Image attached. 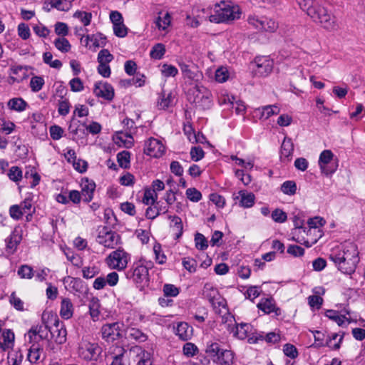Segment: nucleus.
<instances>
[{"mask_svg": "<svg viewBox=\"0 0 365 365\" xmlns=\"http://www.w3.org/2000/svg\"><path fill=\"white\" fill-rule=\"evenodd\" d=\"M131 259L130 255L122 248L111 252L105 259V263L110 269L123 271Z\"/></svg>", "mask_w": 365, "mask_h": 365, "instance_id": "1a4fd4ad", "label": "nucleus"}, {"mask_svg": "<svg viewBox=\"0 0 365 365\" xmlns=\"http://www.w3.org/2000/svg\"><path fill=\"white\" fill-rule=\"evenodd\" d=\"M231 159L232 161H235L236 165L241 166L246 170H252L255 164L254 158H251L244 160L235 155H232Z\"/></svg>", "mask_w": 365, "mask_h": 365, "instance_id": "6e6d98bb", "label": "nucleus"}, {"mask_svg": "<svg viewBox=\"0 0 365 365\" xmlns=\"http://www.w3.org/2000/svg\"><path fill=\"white\" fill-rule=\"evenodd\" d=\"M73 305L68 298H63L61 303L60 316L64 319H69L73 317Z\"/></svg>", "mask_w": 365, "mask_h": 365, "instance_id": "58836bf2", "label": "nucleus"}, {"mask_svg": "<svg viewBox=\"0 0 365 365\" xmlns=\"http://www.w3.org/2000/svg\"><path fill=\"white\" fill-rule=\"evenodd\" d=\"M114 141L119 146L129 148L133 146L134 140L131 135L120 132L114 137Z\"/></svg>", "mask_w": 365, "mask_h": 365, "instance_id": "79ce46f5", "label": "nucleus"}, {"mask_svg": "<svg viewBox=\"0 0 365 365\" xmlns=\"http://www.w3.org/2000/svg\"><path fill=\"white\" fill-rule=\"evenodd\" d=\"M170 220V227L175 231V235L177 238L180 237L182 235L183 232V225L182 219L176 215L168 217Z\"/></svg>", "mask_w": 365, "mask_h": 365, "instance_id": "de8ad7c7", "label": "nucleus"}, {"mask_svg": "<svg viewBox=\"0 0 365 365\" xmlns=\"http://www.w3.org/2000/svg\"><path fill=\"white\" fill-rule=\"evenodd\" d=\"M359 254L356 245L352 242L346 241L331 250L329 259L341 273L351 275L355 272L359 262Z\"/></svg>", "mask_w": 365, "mask_h": 365, "instance_id": "f257e3e1", "label": "nucleus"}, {"mask_svg": "<svg viewBox=\"0 0 365 365\" xmlns=\"http://www.w3.org/2000/svg\"><path fill=\"white\" fill-rule=\"evenodd\" d=\"M214 14L212 17V23H230L240 19L242 11L240 6L230 1H222L213 6Z\"/></svg>", "mask_w": 365, "mask_h": 365, "instance_id": "7ed1b4c3", "label": "nucleus"}, {"mask_svg": "<svg viewBox=\"0 0 365 365\" xmlns=\"http://www.w3.org/2000/svg\"><path fill=\"white\" fill-rule=\"evenodd\" d=\"M81 42L88 49L96 51L98 48L106 46V38L101 33L82 35Z\"/></svg>", "mask_w": 365, "mask_h": 365, "instance_id": "a211bd4d", "label": "nucleus"}, {"mask_svg": "<svg viewBox=\"0 0 365 365\" xmlns=\"http://www.w3.org/2000/svg\"><path fill=\"white\" fill-rule=\"evenodd\" d=\"M55 47L62 53H68L71 48V45L65 36H61L56 38L53 41Z\"/></svg>", "mask_w": 365, "mask_h": 365, "instance_id": "5fc2aeb1", "label": "nucleus"}, {"mask_svg": "<svg viewBox=\"0 0 365 365\" xmlns=\"http://www.w3.org/2000/svg\"><path fill=\"white\" fill-rule=\"evenodd\" d=\"M173 96L171 92L163 91L158 101L159 109L166 110L173 106Z\"/></svg>", "mask_w": 365, "mask_h": 365, "instance_id": "a19ab883", "label": "nucleus"}, {"mask_svg": "<svg viewBox=\"0 0 365 365\" xmlns=\"http://www.w3.org/2000/svg\"><path fill=\"white\" fill-rule=\"evenodd\" d=\"M165 145L160 139L151 137L144 143L143 152L151 158H159L162 157L165 154Z\"/></svg>", "mask_w": 365, "mask_h": 365, "instance_id": "2eb2a0df", "label": "nucleus"}, {"mask_svg": "<svg viewBox=\"0 0 365 365\" xmlns=\"http://www.w3.org/2000/svg\"><path fill=\"white\" fill-rule=\"evenodd\" d=\"M96 241L98 244L108 248H114L120 244V237L107 227H100L98 230Z\"/></svg>", "mask_w": 365, "mask_h": 365, "instance_id": "4468645a", "label": "nucleus"}, {"mask_svg": "<svg viewBox=\"0 0 365 365\" xmlns=\"http://www.w3.org/2000/svg\"><path fill=\"white\" fill-rule=\"evenodd\" d=\"M118 351L112 356L110 365H130V351H127L122 347L117 348Z\"/></svg>", "mask_w": 365, "mask_h": 365, "instance_id": "2f4dec72", "label": "nucleus"}, {"mask_svg": "<svg viewBox=\"0 0 365 365\" xmlns=\"http://www.w3.org/2000/svg\"><path fill=\"white\" fill-rule=\"evenodd\" d=\"M45 84V81L42 76H35L30 80L29 86L34 93L41 91Z\"/></svg>", "mask_w": 365, "mask_h": 365, "instance_id": "bf43d9fd", "label": "nucleus"}, {"mask_svg": "<svg viewBox=\"0 0 365 365\" xmlns=\"http://www.w3.org/2000/svg\"><path fill=\"white\" fill-rule=\"evenodd\" d=\"M127 334L128 338L135 340L138 342H144L148 339L146 334L143 333L141 330L130 327L127 329Z\"/></svg>", "mask_w": 365, "mask_h": 365, "instance_id": "8fccbe9b", "label": "nucleus"}, {"mask_svg": "<svg viewBox=\"0 0 365 365\" xmlns=\"http://www.w3.org/2000/svg\"><path fill=\"white\" fill-rule=\"evenodd\" d=\"M273 65V61L268 56L259 57L255 60L254 71L257 76H267L272 72Z\"/></svg>", "mask_w": 365, "mask_h": 365, "instance_id": "4be33fe9", "label": "nucleus"}, {"mask_svg": "<svg viewBox=\"0 0 365 365\" xmlns=\"http://www.w3.org/2000/svg\"><path fill=\"white\" fill-rule=\"evenodd\" d=\"M334 157V155L330 150H324L320 153L318 165L322 174L330 175L336 171L337 165H331Z\"/></svg>", "mask_w": 365, "mask_h": 365, "instance_id": "6ab92c4d", "label": "nucleus"}, {"mask_svg": "<svg viewBox=\"0 0 365 365\" xmlns=\"http://www.w3.org/2000/svg\"><path fill=\"white\" fill-rule=\"evenodd\" d=\"M311 18L327 31H334L338 27L335 16L320 5L315 11H311Z\"/></svg>", "mask_w": 365, "mask_h": 365, "instance_id": "9d476101", "label": "nucleus"}, {"mask_svg": "<svg viewBox=\"0 0 365 365\" xmlns=\"http://www.w3.org/2000/svg\"><path fill=\"white\" fill-rule=\"evenodd\" d=\"M81 194L84 200L90 202L93 197V192L96 188L95 182L88 178H83L81 182Z\"/></svg>", "mask_w": 365, "mask_h": 365, "instance_id": "c85d7f7f", "label": "nucleus"}, {"mask_svg": "<svg viewBox=\"0 0 365 365\" xmlns=\"http://www.w3.org/2000/svg\"><path fill=\"white\" fill-rule=\"evenodd\" d=\"M23 230L21 226H16L11 235L5 240L6 251L8 254H14L22 240Z\"/></svg>", "mask_w": 365, "mask_h": 365, "instance_id": "412c9836", "label": "nucleus"}, {"mask_svg": "<svg viewBox=\"0 0 365 365\" xmlns=\"http://www.w3.org/2000/svg\"><path fill=\"white\" fill-rule=\"evenodd\" d=\"M158 199L157 192L151 189H146L144 192L143 202L147 205H153Z\"/></svg>", "mask_w": 365, "mask_h": 365, "instance_id": "e2e57ef3", "label": "nucleus"}, {"mask_svg": "<svg viewBox=\"0 0 365 365\" xmlns=\"http://www.w3.org/2000/svg\"><path fill=\"white\" fill-rule=\"evenodd\" d=\"M326 221L323 217L317 216L310 218L308 222V228L309 232H314V236L309 239H305L304 236H300L302 232H306V227H297L293 231V240L298 243L305 245L307 247H310L322 237L323 232L322 227L325 225Z\"/></svg>", "mask_w": 365, "mask_h": 365, "instance_id": "f03ea898", "label": "nucleus"}, {"mask_svg": "<svg viewBox=\"0 0 365 365\" xmlns=\"http://www.w3.org/2000/svg\"><path fill=\"white\" fill-rule=\"evenodd\" d=\"M101 272L100 267L92 264L82 268V276L85 279H91L97 276Z\"/></svg>", "mask_w": 365, "mask_h": 365, "instance_id": "3c124183", "label": "nucleus"}, {"mask_svg": "<svg viewBox=\"0 0 365 365\" xmlns=\"http://www.w3.org/2000/svg\"><path fill=\"white\" fill-rule=\"evenodd\" d=\"M230 332L238 339H247L250 344H256L263 338V334L257 333L252 325L249 323H235L231 328Z\"/></svg>", "mask_w": 365, "mask_h": 365, "instance_id": "0eeeda50", "label": "nucleus"}, {"mask_svg": "<svg viewBox=\"0 0 365 365\" xmlns=\"http://www.w3.org/2000/svg\"><path fill=\"white\" fill-rule=\"evenodd\" d=\"M193 330L186 322H180L175 327V334L183 341H187L191 339Z\"/></svg>", "mask_w": 365, "mask_h": 365, "instance_id": "72a5a7b5", "label": "nucleus"}, {"mask_svg": "<svg viewBox=\"0 0 365 365\" xmlns=\"http://www.w3.org/2000/svg\"><path fill=\"white\" fill-rule=\"evenodd\" d=\"M234 199L239 200V205L243 208H250L255 203V195L246 190H240Z\"/></svg>", "mask_w": 365, "mask_h": 365, "instance_id": "a878e982", "label": "nucleus"}, {"mask_svg": "<svg viewBox=\"0 0 365 365\" xmlns=\"http://www.w3.org/2000/svg\"><path fill=\"white\" fill-rule=\"evenodd\" d=\"M235 99L226 90H221L217 94V101L220 106H234Z\"/></svg>", "mask_w": 365, "mask_h": 365, "instance_id": "09e8293b", "label": "nucleus"}, {"mask_svg": "<svg viewBox=\"0 0 365 365\" xmlns=\"http://www.w3.org/2000/svg\"><path fill=\"white\" fill-rule=\"evenodd\" d=\"M155 28L160 31H164V35L171 24V16L168 12H160L154 21Z\"/></svg>", "mask_w": 365, "mask_h": 365, "instance_id": "7c9ffc66", "label": "nucleus"}, {"mask_svg": "<svg viewBox=\"0 0 365 365\" xmlns=\"http://www.w3.org/2000/svg\"><path fill=\"white\" fill-rule=\"evenodd\" d=\"M24 177L30 183L31 187H34L38 185L41 180V177L36 172V169L31 167L26 169L25 171Z\"/></svg>", "mask_w": 365, "mask_h": 365, "instance_id": "49530a36", "label": "nucleus"}, {"mask_svg": "<svg viewBox=\"0 0 365 365\" xmlns=\"http://www.w3.org/2000/svg\"><path fill=\"white\" fill-rule=\"evenodd\" d=\"M65 289L69 292H78L82 287V281L78 278L71 276L65 277L63 279Z\"/></svg>", "mask_w": 365, "mask_h": 365, "instance_id": "ea45409f", "label": "nucleus"}, {"mask_svg": "<svg viewBox=\"0 0 365 365\" xmlns=\"http://www.w3.org/2000/svg\"><path fill=\"white\" fill-rule=\"evenodd\" d=\"M281 190L285 195H292L297 191V185L292 180L285 181L281 186Z\"/></svg>", "mask_w": 365, "mask_h": 365, "instance_id": "338daca9", "label": "nucleus"}, {"mask_svg": "<svg viewBox=\"0 0 365 365\" xmlns=\"http://www.w3.org/2000/svg\"><path fill=\"white\" fill-rule=\"evenodd\" d=\"M280 112V108L277 105H268L262 106L255 110V114L260 120H267L271 116L277 115Z\"/></svg>", "mask_w": 365, "mask_h": 365, "instance_id": "cd10ccee", "label": "nucleus"}, {"mask_svg": "<svg viewBox=\"0 0 365 365\" xmlns=\"http://www.w3.org/2000/svg\"><path fill=\"white\" fill-rule=\"evenodd\" d=\"M43 352V347L39 344H34L31 345L28 349L27 360L31 364H36L41 359V356Z\"/></svg>", "mask_w": 365, "mask_h": 365, "instance_id": "4c0bfd02", "label": "nucleus"}, {"mask_svg": "<svg viewBox=\"0 0 365 365\" xmlns=\"http://www.w3.org/2000/svg\"><path fill=\"white\" fill-rule=\"evenodd\" d=\"M93 15L91 12L77 10L73 14V19L79 22L84 27L91 24Z\"/></svg>", "mask_w": 365, "mask_h": 365, "instance_id": "37998d69", "label": "nucleus"}, {"mask_svg": "<svg viewBox=\"0 0 365 365\" xmlns=\"http://www.w3.org/2000/svg\"><path fill=\"white\" fill-rule=\"evenodd\" d=\"M93 93L97 97L103 98L106 100L110 101L114 97L113 86L105 81L96 82L94 85Z\"/></svg>", "mask_w": 365, "mask_h": 365, "instance_id": "b1692460", "label": "nucleus"}, {"mask_svg": "<svg viewBox=\"0 0 365 365\" xmlns=\"http://www.w3.org/2000/svg\"><path fill=\"white\" fill-rule=\"evenodd\" d=\"M126 278L131 280L138 287H143L149 282L148 267L144 259L135 262L125 274Z\"/></svg>", "mask_w": 365, "mask_h": 365, "instance_id": "423d86ee", "label": "nucleus"}, {"mask_svg": "<svg viewBox=\"0 0 365 365\" xmlns=\"http://www.w3.org/2000/svg\"><path fill=\"white\" fill-rule=\"evenodd\" d=\"M113 56L110 53L108 50L103 49L98 54L97 61L101 64H109L113 60Z\"/></svg>", "mask_w": 365, "mask_h": 365, "instance_id": "69168bd1", "label": "nucleus"}, {"mask_svg": "<svg viewBox=\"0 0 365 365\" xmlns=\"http://www.w3.org/2000/svg\"><path fill=\"white\" fill-rule=\"evenodd\" d=\"M325 316L329 319L336 322L339 327H346L351 323L349 318L340 314L337 311L329 309L325 312Z\"/></svg>", "mask_w": 365, "mask_h": 365, "instance_id": "f704fd0d", "label": "nucleus"}, {"mask_svg": "<svg viewBox=\"0 0 365 365\" xmlns=\"http://www.w3.org/2000/svg\"><path fill=\"white\" fill-rule=\"evenodd\" d=\"M182 77L188 81H194L196 83H200L202 79V73L198 68L194 64H188L183 61L178 63Z\"/></svg>", "mask_w": 365, "mask_h": 365, "instance_id": "aec40b11", "label": "nucleus"}, {"mask_svg": "<svg viewBox=\"0 0 365 365\" xmlns=\"http://www.w3.org/2000/svg\"><path fill=\"white\" fill-rule=\"evenodd\" d=\"M28 68L26 66L19 65L12 66L10 68L9 80L10 83H19L28 77Z\"/></svg>", "mask_w": 365, "mask_h": 365, "instance_id": "bb28decb", "label": "nucleus"}, {"mask_svg": "<svg viewBox=\"0 0 365 365\" xmlns=\"http://www.w3.org/2000/svg\"><path fill=\"white\" fill-rule=\"evenodd\" d=\"M123 327V324L119 322L106 324L101 329V337L108 342L114 341L121 336Z\"/></svg>", "mask_w": 365, "mask_h": 365, "instance_id": "f3484780", "label": "nucleus"}, {"mask_svg": "<svg viewBox=\"0 0 365 365\" xmlns=\"http://www.w3.org/2000/svg\"><path fill=\"white\" fill-rule=\"evenodd\" d=\"M186 95L187 100L200 109H210L213 106L211 91L200 83L190 86L186 91Z\"/></svg>", "mask_w": 365, "mask_h": 365, "instance_id": "39448f33", "label": "nucleus"}, {"mask_svg": "<svg viewBox=\"0 0 365 365\" xmlns=\"http://www.w3.org/2000/svg\"><path fill=\"white\" fill-rule=\"evenodd\" d=\"M43 324L35 325L31 328L35 330L38 338L42 340L47 339L48 335L51 334V327H57L59 324L58 316L51 312H44L42 314Z\"/></svg>", "mask_w": 365, "mask_h": 365, "instance_id": "9b49d317", "label": "nucleus"}, {"mask_svg": "<svg viewBox=\"0 0 365 365\" xmlns=\"http://www.w3.org/2000/svg\"><path fill=\"white\" fill-rule=\"evenodd\" d=\"M55 329H53L51 327V335L52 336V338L54 339V341L57 344H63L66 341V335L67 331L66 328L64 327V325L63 324H58V327H54Z\"/></svg>", "mask_w": 365, "mask_h": 365, "instance_id": "e433bc0d", "label": "nucleus"}, {"mask_svg": "<svg viewBox=\"0 0 365 365\" xmlns=\"http://www.w3.org/2000/svg\"><path fill=\"white\" fill-rule=\"evenodd\" d=\"M153 250L156 262L159 264H165L167 261V257L163 251L161 245L157 242L155 243Z\"/></svg>", "mask_w": 365, "mask_h": 365, "instance_id": "4d7b16f0", "label": "nucleus"}, {"mask_svg": "<svg viewBox=\"0 0 365 365\" xmlns=\"http://www.w3.org/2000/svg\"><path fill=\"white\" fill-rule=\"evenodd\" d=\"M7 106L10 110L20 113L26 109L28 103L21 98H13L8 101Z\"/></svg>", "mask_w": 365, "mask_h": 365, "instance_id": "a18cd8bd", "label": "nucleus"}, {"mask_svg": "<svg viewBox=\"0 0 365 365\" xmlns=\"http://www.w3.org/2000/svg\"><path fill=\"white\" fill-rule=\"evenodd\" d=\"M248 24L255 29L264 32H275L279 24L273 19L264 16L250 15L247 18Z\"/></svg>", "mask_w": 365, "mask_h": 365, "instance_id": "ddd939ff", "label": "nucleus"}, {"mask_svg": "<svg viewBox=\"0 0 365 365\" xmlns=\"http://www.w3.org/2000/svg\"><path fill=\"white\" fill-rule=\"evenodd\" d=\"M64 253L67 259L70 261L73 265L77 267L83 266V259L79 255L75 254L71 250L65 251Z\"/></svg>", "mask_w": 365, "mask_h": 365, "instance_id": "0e129e2a", "label": "nucleus"}, {"mask_svg": "<svg viewBox=\"0 0 365 365\" xmlns=\"http://www.w3.org/2000/svg\"><path fill=\"white\" fill-rule=\"evenodd\" d=\"M130 155L128 151H123L117 155V160L121 168H127L130 165Z\"/></svg>", "mask_w": 365, "mask_h": 365, "instance_id": "774afa93", "label": "nucleus"}, {"mask_svg": "<svg viewBox=\"0 0 365 365\" xmlns=\"http://www.w3.org/2000/svg\"><path fill=\"white\" fill-rule=\"evenodd\" d=\"M78 353L86 361H97L102 354V348L96 342L83 339L79 343Z\"/></svg>", "mask_w": 365, "mask_h": 365, "instance_id": "f8f14e48", "label": "nucleus"}, {"mask_svg": "<svg viewBox=\"0 0 365 365\" xmlns=\"http://www.w3.org/2000/svg\"><path fill=\"white\" fill-rule=\"evenodd\" d=\"M213 14V6H194L191 12L186 16V25L191 28H197L205 20L212 22L211 16Z\"/></svg>", "mask_w": 365, "mask_h": 365, "instance_id": "6e6552de", "label": "nucleus"}, {"mask_svg": "<svg viewBox=\"0 0 365 365\" xmlns=\"http://www.w3.org/2000/svg\"><path fill=\"white\" fill-rule=\"evenodd\" d=\"M232 76L233 72L230 68L221 66L215 70L214 79L217 83H223L231 78Z\"/></svg>", "mask_w": 365, "mask_h": 365, "instance_id": "c9c22d12", "label": "nucleus"}, {"mask_svg": "<svg viewBox=\"0 0 365 365\" xmlns=\"http://www.w3.org/2000/svg\"><path fill=\"white\" fill-rule=\"evenodd\" d=\"M33 205L29 198H26L19 205H11L9 208L10 217L15 220H20L24 215H26V220H29V217L32 215Z\"/></svg>", "mask_w": 365, "mask_h": 365, "instance_id": "dca6fc26", "label": "nucleus"}, {"mask_svg": "<svg viewBox=\"0 0 365 365\" xmlns=\"http://www.w3.org/2000/svg\"><path fill=\"white\" fill-rule=\"evenodd\" d=\"M300 8L311 17V11H315L319 5L314 0H297Z\"/></svg>", "mask_w": 365, "mask_h": 365, "instance_id": "603ef678", "label": "nucleus"}, {"mask_svg": "<svg viewBox=\"0 0 365 365\" xmlns=\"http://www.w3.org/2000/svg\"><path fill=\"white\" fill-rule=\"evenodd\" d=\"M205 353L206 357L217 365H232L235 362V353L230 349H223L217 341H207Z\"/></svg>", "mask_w": 365, "mask_h": 365, "instance_id": "20e7f679", "label": "nucleus"}, {"mask_svg": "<svg viewBox=\"0 0 365 365\" xmlns=\"http://www.w3.org/2000/svg\"><path fill=\"white\" fill-rule=\"evenodd\" d=\"M344 334L339 336L338 334H333L327 340L326 345L334 350H337L340 347V344L343 340Z\"/></svg>", "mask_w": 365, "mask_h": 365, "instance_id": "680f3d73", "label": "nucleus"}, {"mask_svg": "<svg viewBox=\"0 0 365 365\" xmlns=\"http://www.w3.org/2000/svg\"><path fill=\"white\" fill-rule=\"evenodd\" d=\"M130 354L135 356L136 365H153L152 354L139 346H134L130 349Z\"/></svg>", "mask_w": 365, "mask_h": 365, "instance_id": "393cba45", "label": "nucleus"}, {"mask_svg": "<svg viewBox=\"0 0 365 365\" xmlns=\"http://www.w3.org/2000/svg\"><path fill=\"white\" fill-rule=\"evenodd\" d=\"M257 307L265 314L272 312H275L276 314H279V309L276 307L274 300L272 297L262 299L257 304Z\"/></svg>", "mask_w": 365, "mask_h": 365, "instance_id": "473e14b6", "label": "nucleus"}, {"mask_svg": "<svg viewBox=\"0 0 365 365\" xmlns=\"http://www.w3.org/2000/svg\"><path fill=\"white\" fill-rule=\"evenodd\" d=\"M165 46L164 44L158 43L155 44L150 51V56L151 58L155 59V60H160L163 58L165 53Z\"/></svg>", "mask_w": 365, "mask_h": 365, "instance_id": "864d4df0", "label": "nucleus"}, {"mask_svg": "<svg viewBox=\"0 0 365 365\" xmlns=\"http://www.w3.org/2000/svg\"><path fill=\"white\" fill-rule=\"evenodd\" d=\"M43 62L49 65L51 68L60 69L62 67V63L58 59L53 60V55L51 52H45L43 55Z\"/></svg>", "mask_w": 365, "mask_h": 365, "instance_id": "052dcab7", "label": "nucleus"}, {"mask_svg": "<svg viewBox=\"0 0 365 365\" xmlns=\"http://www.w3.org/2000/svg\"><path fill=\"white\" fill-rule=\"evenodd\" d=\"M7 355V364L9 365H21L24 355L20 349H10Z\"/></svg>", "mask_w": 365, "mask_h": 365, "instance_id": "c03bdc74", "label": "nucleus"}, {"mask_svg": "<svg viewBox=\"0 0 365 365\" xmlns=\"http://www.w3.org/2000/svg\"><path fill=\"white\" fill-rule=\"evenodd\" d=\"M203 295L208 299L213 306L225 307V301L220 295L218 290L211 284H205L203 288Z\"/></svg>", "mask_w": 365, "mask_h": 365, "instance_id": "5701e85b", "label": "nucleus"}, {"mask_svg": "<svg viewBox=\"0 0 365 365\" xmlns=\"http://www.w3.org/2000/svg\"><path fill=\"white\" fill-rule=\"evenodd\" d=\"M294 152V144L291 138H284L280 150V159L283 162H289Z\"/></svg>", "mask_w": 365, "mask_h": 365, "instance_id": "c756f323", "label": "nucleus"}, {"mask_svg": "<svg viewBox=\"0 0 365 365\" xmlns=\"http://www.w3.org/2000/svg\"><path fill=\"white\" fill-rule=\"evenodd\" d=\"M160 73L165 78L175 77L178 73V68L171 64L163 63L160 66Z\"/></svg>", "mask_w": 365, "mask_h": 365, "instance_id": "13d9d810", "label": "nucleus"}]
</instances>
